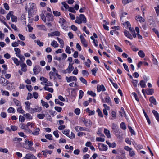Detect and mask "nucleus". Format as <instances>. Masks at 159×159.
I'll use <instances>...</instances> for the list:
<instances>
[{
	"instance_id": "f257e3e1",
	"label": "nucleus",
	"mask_w": 159,
	"mask_h": 159,
	"mask_svg": "<svg viewBox=\"0 0 159 159\" xmlns=\"http://www.w3.org/2000/svg\"><path fill=\"white\" fill-rule=\"evenodd\" d=\"M42 109V107H39L37 106L35 108H31L30 110L29 111L30 113H34L35 112H39L41 111Z\"/></svg>"
},
{
	"instance_id": "f03ea898",
	"label": "nucleus",
	"mask_w": 159,
	"mask_h": 159,
	"mask_svg": "<svg viewBox=\"0 0 159 159\" xmlns=\"http://www.w3.org/2000/svg\"><path fill=\"white\" fill-rule=\"evenodd\" d=\"M98 147L101 151H107L108 149V146L106 145L101 143H98Z\"/></svg>"
},
{
	"instance_id": "7ed1b4c3",
	"label": "nucleus",
	"mask_w": 159,
	"mask_h": 159,
	"mask_svg": "<svg viewBox=\"0 0 159 159\" xmlns=\"http://www.w3.org/2000/svg\"><path fill=\"white\" fill-rule=\"evenodd\" d=\"M8 81L6 80L4 78L0 77V83L3 86L7 85L8 84Z\"/></svg>"
},
{
	"instance_id": "20e7f679",
	"label": "nucleus",
	"mask_w": 159,
	"mask_h": 159,
	"mask_svg": "<svg viewBox=\"0 0 159 159\" xmlns=\"http://www.w3.org/2000/svg\"><path fill=\"white\" fill-rule=\"evenodd\" d=\"M65 79L66 80L67 82L68 83L74 81H76L77 80L76 77L74 76H70L69 77L66 76V77Z\"/></svg>"
},
{
	"instance_id": "39448f33",
	"label": "nucleus",
	"mask_w": 159,
	"mask_h": 159,
	"mask_svg": "<svg viewBox=\"0 0 159 159\" xmlns=\"http://www.w3.org/2000/svg\"><path fill=\"white\" fill-rule=\"evenodd\" d=\"M82 121L84 123L86 126L89 127L91 126L92 122L90 120L84 119Z\"/></svg>"
},
{
	"instance_id": "423d86ee",
	"label": "nucleus",
	"mask_w": 159,
	"mask_h": 159,
	"mask_svg": "<svg viewBox=\"0 0 159 159\" xmlns=\"http://www.w3.org/2000/svg\"><path fill=\"white\" fill-rule=\"evenodd\" d=\"M41 69L39 66H35L33 69L34 74L35 75L38 74L40 71Z\"/></svg>"
},
{
	"instance_id": "0eeeda50",
	"label": "nucleus",
	"mask_w": 159,
	"mask_h": 159,
	"mask_svg": "<svg viewBox=\"0 0 159 159\" xmlns=\"http://www.w3.org/2000/svg\"><path fill=\"white\" fill-rule=\"evenodd\" d=\"M24 158L25 159H36V157L32 154L28 153L26 155Z\"/></svg>"
},
{
	"instance_id": "6e6552de",
	"label": "nucleus",
	"mask_w": 159,
	"mask_h": 159,
	"mask_svg": "<svg viewBox=\"0 0 159 159\" xmlns=\"http://www.w3.org/2000/svg\"><path fill=\"white\" fill-rule=\"evenodd\" d=\"M53 17L52 13H48L46 16L47 20L48 21H52L53 20Z\"/></svg>"
},
{
	"instance_id": "1a4fd4ad",
	"label": "nucleus",
	"mask_w": 159,
	"mask_h": 159,
	"mask_svg": "<svg viewBox=\"0 0 159 159\" xmlns=\"http://www.w3.org/2000/svg\"><path fill=\"white\" fill-rule=\"evenodd\" d=\"M80 39H81V43L85 47H87L88 46L87 42L85 38L82 35L80 36Z\"/></svg>"
},
{
	"instance_id": "9d476101",
	"label": "nucleus",
	"mask_w": 159,
	"mask_h": 159,
	"mask_svg": "<svg viewBox=\"0 0 159 159\" xmlns=\"http://www.w3.org/2000/svg\"><path fill=\"white\" fill-rule=\"evenodd\" d=\"M60 35V33L58 31H55L48 34V36H58Z\"/></svg>"
},
{
	"instance_id": "9b49d317",
	"label": "nucleus",
	"mask_w": 159,
	"mask_h": 159,
	"mask_svg": "<svg viewBox=\"0 0 159 159\" xmlns=\"http://www.w3.org/2000/svg\"><path fill=\"white\" fill-rule=\"evenodd\" d=\"M6 20V19L3 16L0 15V21L3 23L8 28L10 29V28L8 24L5 22L4 20Z\"/></svg>"
},
{
	"instance_id": "f8f14e48",
	"label": "nucleus",
	"mask_w": 159,
	"mask_h": 159,
	"mask_svg": "<svg viewBox=\"0 0 159 159\" xmlns=\"http://www.w3.org/2000/svg\"><path fill=\"white\" fill-rule=\"evenodd\" d=\"M97 90L98 92H99L101 91H105L106 89L103 85H98L97 87Z\"/></svg>"
},
{
	"instance_id": "ddd939ff",
	"label": "nucleus",
	"mask_w": 159,
	"mask_h": 159,
	"mask_svg": "<svg viewBox=\"0 0 159 159\" xmlns=\"http://www.w3.org/2000/svg\"><path fill=\"white\" fill-rule=\"evenodd\" d=\"M20 66L21 67V70L22 71L25 72L27 70V66L25 63H22L20 64Z\"/></svg>"
},
{
	"instance_id": "4468645a",
	"label": "nucleus",
	"mask_w": 159,
	"mask_h": 159,
	"mask_svg": "<svg viewBox=\"0 0 159 159\" xmlns=\"http://www.w3.org/2000/svg\"><path fill=\"white\" fill-rule=\"evenodd\" d=\"M73 64L69 63V66L66 70L67 71V73H70L74 69V67L72 66Z\"/></svg>"
},
{
	"instance_id": "2eb2a0df",
	"label": "nucleus",
	"mask_w": 159,
	"mask_h": 159,
	"mask_svg": "<svg viewBox=\"0 0 159 159\" xmlns=\"http://www.w3.org/2000/svg\"><path fill=\"white\" fill-rule=\"evenodd\" d=\"M113 133L117 137L120 136L119 133H120V129L118 128L112 130Z\"/></svg>"
},
{
	"instance_id": "dca6fc26",
	"label": "nucleus",
	"mask_w": 159,
	"mask_h": 159,
	"mask_svg": "<svg viewBox=\"0 0 159 159\" xmlns=\"http://www.w3.org/2000/svg\"><path fill=\"white\" fill-rule=\"evenodd\" d=\"M124 34L125 36L129 39H133V37L131 34H130L129 31L125 30L124 31Z\"/></svg>"
},
{
	"instance_id": "f3484780",
	"label": "nucleus",
	"mask_w": 159,
	"mask_h": 159,
	"mask_svg": "<svg viewBox=\"0 0 159 159\" xmlns=\"http://www.w3.org/2000/svg\"><path fill=\"white\" fill-rule=\"evenodd\" d=\"M40 129L39 128H36L34 132H32V134L33 135L37 136L39 134Z\"/></svg>"
},
{
	"instance_id": "a211bd4d",
	"label": "nucleus",
	"mask_w": 159,
	"mask_h": 159,
	"mask_svg": "<svg viewBox=\"0 0 159 159\" xmlns=\"http://www.w3.org/2000/svg\"><path fill=\"white\" fill-rule=\"evenodd\" d=\"M148 79H147L145 81H144L143 80H141L139 83V84L141 88H145L146 87V83L147 82Z\"/></svg>"
},
{
	"instance_id": "6ab92c4d",
	"label": "nucleus",
	"mask_w": 159,
	"mask_h": 159,
	"mask_svg": "<svg viewBox=\"0 0 159 159\" xmlns=\"http://www.w3.org/2000/svg\"><path fill=\"white\" fill-rule=\"evenodd\" d=\"M149 100L151 103H152L155 105L157 104V102L153 96L151 97L149 99Z\"/></svg>"
},
{
	"instance_id": "aec40b11",
	"label": "nucleus",
	"mask_w": 159,
	"mask_h": 159,
	"mask_svg": "<svg viewBox=\"0 0 159 159\" xmlns=\"http://www.w3.org/2000/svg\"><path fill=\"white\" fill-rule=\"evenodd\" d=\"M135 19L138 21H139L140 22H143L145 21L144 19L140 16H136Z\"/></svg>"
},
{
	"instance_id": "412c9836",
	"label": "nucleus",
	"mask_w": 159,
	"mask_h": 159,
	"mask_svg": "<svg viewBox=\"0 0 159 159\" xmlns=\"http://www.w3.org/2000/svg\"><path fill=\"white\" fill-rule=\"evenodd\" d=\"M80 17L81 20H82V22H83L84 23H86V19L84 15L83 14H80Z\"/></svg>"
},
{
	"instance_id": "4be33fe9",
	"label": "nucleus",
	"mask_w": 159,
	"mask_h": 159,
	"mask_svg": "<svg viewBox=\"0 0 159 159\" xmlns=\"http://www.w3.org/2000/svg\"><path fill=\"white\" fill-rule=\"evenodd\" d=\"M48 85L45 84V86L44 87V89L45 90H47L51 93H53V89L52 88H49L48 87Z\"/></svg>"
},
{
	"instance_id": "5701e85b",
	"label": "nucleus",
	"mask_w": 159,
	"mask_h": 159,
	"mask_svg": "<svg viewBox=\"0 0 159 159\" xmlns=\"http://www.w3.org/2000/svg\"><path fill=\"white\" fill-rule=\"evenodd\" d=\"M104 133L108 138H109L111 137V135L110 134V132L109 130L105 128Z\"/></svg>"
},
{
	"instance_id": "b1692460",
	"label": "nucleus",
	"mask_w": 159,
	"mask_h": 159,
	"mask_svg": "<svg viewBox=\"0 0 159 159\" xmlns=\"http://www.w3.org/2000/svg\"><path fill=\"white\" fill-rule=\"evenodd\" d=\"M11 59L13 61L14 63L17 66H18L20 65V61H18V59L16 58L13 57Z\"/></svg>"
},
{
	"instance_id": "393cba45",
	"label": "nucleus",
	"mask_w": 159,
	"mask_h": 159,
	"mask_svg": "<svg viewBox=\"0 0 159 159\" xmlns=\"http://www.w3.org/2000/svg\"><path fill=\"white\" fill-rule=\"evenodd\" d=\"M26 17V16L25 14H22L20 18L21 20L22 21L23 24H24L25 25L26 24V22L25 21Z\"/></svg>"
},
{
	"instance_id": "a878e982",
	"label": "nucleus",
	"mask_w": 159,
	"mask_h": 159,
	"mask_svg": "<svg viewBox=\"0 0 159 159\" xmlns=\"http://www.w3.org/2000/svg\"><path fill=\"white\" fill-rule=\"evenodd\" d=\"M154 93V89H147L146 93L148 95H152Z\"/></svg>"
},
{
	"instance_id": "bb28decb",
	"label": "nucleus",
	"mask_w": 159,
	"mask_h": 159,
	"mask_svg": "<svg viewBox=\"0 0 159 159\" xmlns=\"http://www.w3.org/2000/svg\"><path fill=\"white\" fill-rule=\"evenodd\" d=\"M51 45L55 48H57L59 46L58 44L55 40H53L52 42Z\"/></svg>"
},
{
	"instance_id": "cd10ccee",
	"label": "nucleus",
	"mask_w": 159,
	"mask_h": 159,
	"mask_svg": "<svg viewBox=\"0 0 159 159\" xmlns=\"http://www.w3.org/2000/svg\"><path fill=\"white\" fill-rule=\"evenodd\" d=\"M106 143L109 145L110 147L114 148L116 146V143L114 142H113L112 143H111L107 141H106Z\"/></svg>"
},
{
	"instance_id": "c85d7f7f",
	"label": "nucleus",
	"mask_w": 159,
	"mask_h": 159,
	"mask_svg": "<svg viewBox=\"0 0 159 159\" xmlns=\"http://www.w3.org/2000/svg\"><path fill=\"white\" fill-rule=\"evenodd\" d=\"M14 50L16 52L15 54L17 56L20 54L21 50L19 48H15Z\"/></svg>"
},
{
	"instance_id": "c756f323",
	"label": "nucleus",
	"mask_w": 159,
	"mask_h": 159,
	"mask_svg": "<svg viewBox=\"0 0 159 159\" xmlns=\"http://www.w3.org/2000/svg\"><path fill=\"white\" fill-rule=\"evenodd\" d=\"M20 107H18L17 109V111L20 113L23 114L24 113V111L22 108V106H20Z\"/></svg>"
},
{
	"instance_id": "7c9ffc66",
	"label": "nucleus",
	"mask_w": 159,
	"mask_h": 159,
	"mask_svg": "<svg viewBox=\"0 0 159 159\" xmlns=\"http://www.w3.org/2000/svg\"><path fill=\"white\" fill-rule=\"evenodd\" d=\"M13 102L17 106H20L21 105V103L18 100L16 99H13Z\"/></svg>"
},
{
	"instance_id": "2f4dec72",
	"label": "nucleus",
	"mask_w": 159,
	"mask_h": 159,
	"mask_svg": "<svg viewBox=\"0 0 159 159\" xmlns=\"http://www.w3.org/2000/svg\"><path fill=\"white\" fill-rule=\"evenodd\" d=\"M13 12L12 11H11L6 15V19L7 20H9L10 17H11L12 14H13Z\"/></svg>"
},
{
	"instance_id": "473e14b6",
	"label": "nucleus",
	"mask_w": 159,
	"mask_h": 159,
	"mask_svg": "<svg viewBox=\"0 0 159 159\" xmlns=\"http://www.w3.org/2000/svg\"><path fill=\"white\" fill-rule=\"evenodd\" d=\"M59 23L61 24V25H63L66 22L65 20L63 18H60L59 19Z\"/></svg>"
},
{
	"instance_id": "72a5a7b5",
	"label": "nucleus",
	"mask_w": 159,
	"mask_h": 159,
	"mask_svg": "<svg viewBox=\"0 0 159 159\" xmlns=\"http://www.w3.org/2000/svg\"><path fill=\"white\" fill-rule=\"evenodd\" d=\"M70 132V130L68 129H65L62 132V133L64 134L69 137Z\"/></svg>"
},
{
	"instance_id": "f704fd0d",
	"label": "nucleus",
	"mask_w": 159,
	"mask_h": 159,
	"mask_svg": "<svg viewBox=\"0 0 159 159\" xmlns=\"http://www.w3.org/2000/svg\"><path fill=\"white\" fill-rule=\"evenodd\" d=\"M41 103L43 106L45 107L46 108L48 107V104L47 102L44 101L43 100H41Z\"/></svg>"
},
{
	"instance_id": "c9c22d12",
	"label": "nucleus",
	"mask_w": 159,
	"mask_h": 159,
	"mask_svg": "<svg viewBox=\"0 0 159 159\" xmlns=\"http://www.w3.org/2000/svg\"><path fill=\"white\" fill-rule=\"evenodd\" d=\"M138 54L141 58H143L145 57V54L142 50H140L138 52Z\"/></svg>"
},
{
	"instance_id": "e433bc0d",
	"label": "nucleus",
	"mask_w": 159,
	"mask_h": 159,
	"mask_svg": "<svg viewBox=\"0 0 159 159\" xmlns=\"http://www.w3.org/2000/svg\"><path fill=\"white\" fill-rule=\"evenodd\" d=\"M55 102L56 104H58L61 106H63L64 105V103L60 102L57 99H56L55 100Z\"/></svg>"
},
{
	"instance_id": "4c0bfd02",
	"label": "nucleus",
	"mask_w": 159,
	"mask_h": 159,
	"mask_svg": "<svg viewBox=\"0 0 159 159\" xmlns=\"http://www.w3.org/2000/svg\"><path fill=\"white\" fill-rule=\"evenodd\" d=\"M8 112L10 113H14L15 112V109L11 107H10L7 110Z\"/></svg>"
},
{
	"instance_id": "58836bf2",
	"label": "nucleus",
	"mask_w": 159,
	"mask_h": 159,
	"mask_svg": "<svg viewBox=\"0 0 159 159\" xmlns=\"http://www.w3.org/2000/svg\"><path fill=\"white\" fill-rule=\"evenodd\" d=\"M98 113V116L101 117H103V115L102 112L99 108H98L96 111Z\"/></svg>"
},
{
	"instance_id": "ea45409f",
	"label": "nucleus",
	"mask_w": 159,
	"mask_h": 159,
	"mask_svg": "<svg viewBox=\"0 0 159 159\" xmlns=\"http://www.w3.org/2000/svg\"><path fill=\"white\" fill-rule=\"evenodd\" d=\"M45 136L47 139H48L50 140H52V136L51 134H46L45 135Z\"/></svg>"
},
{
	"instance_id": "a19ab883",
	"label": "nucleus",
	"mask_w": 159,
	"mask_h": 159,
	"mask_svg": "<svg viewBox=\"0 0 159 159\" xmlns=\"http://www.w3.org/2000/svg\"><path fill=\"white\" fill-rule=\"evenodd\" d=\"M128 128L129 130V131L131 134H133L134 135H135V133L134 130L132 129V127L130 126H128Z\"/></svg>"
},
{
	"instance_id": "79ce46f5",
	"label": "nucleus",
	"mask_w": 159,
	"mask_h": 159,
	"mask_svg": "<svg viewBox=\"0 0 159 159\" xmlns=\"http://www.w3.org/2000/svg\"><path fill=\"white\" fill-rule=\"evenodd\" d=\"M87 94L90 95L93 97L96 96V94L92 91H88L87 93Z\"/></svg>"
},
{
	"instance_id": "37998d69",
	"label": "nucleus",
	"mask_w": 159,
	"mask_h": 159,
	"mask_svg": "<svg viewBox=\"0 0 159 159\" xmlns=\"http://www.w3.org/2000/svg\"><path fill=\"white\" fill-rule=\"evenodd\" d=\"M105 100L106 102L107 103H109L111 102V99L108 95L105 97Z\"/></svg>"
},
{
	"instance_id": "c03bdc74",
	"label": "nucleus",
	"mask_w": 159,
	"mask_h": 159,
	"mask_svg": "<svg viewBox=\"0 0 159 159\" xmlns=\"http://www.w3.org/2000/svg\"><path fill=\"white\" fill-rule=\"evenodd\" d=\"M75 22L79 24H80L82 23V20H81L80 17H76V20L75 21Z\"/></svg>"
},
{
	"instance_id": "a18cd8bd",
	"label": "nucleus",
	"mask_w": 159,
	"mask_h": 159,
	"mask_svg": "<svg viewBox=\"0 0 159 159\" xmlns=\"http://www.w3.org/2000/svg\"><path fill=\"white\" fill-rule=\"evenodd\" d=\"M45 117V115L43 114H39L37 115V117L40 119H43Z\"/></svg>"
},
{
	"instance_id": "49530a36",
	"label": "nucleus",
	"mask_w": 159,
	"mask_h": 159,
	"mask_svg": "<svg viewBox=\"0 0 159 159\" xmlns=\"http://www.w3.org/2000/svg\"><path fill=\"white\" fill-rule=\"evenodd\" d=\"M61 4L66 9H69L70 7H69V6L65 2H61Z\"/></svg>"
},
{
	"instance_id": "de8ad7c7",
	"label": "nucleus",
	"mask_w": 159,
	"mask_h": 159,
	"mask_svg": "<svg viewBox=\"0 0 159 159\" xmlns=\"http://www.w3.org/2000/svg\"><path fill=\"white\" fill-rule=\"evenodd\" d=\"M20 128L25 130H27V128H26V125L24 123H21L20 124Z\"/></svg>"
},
{
	"instance_id": "09e8293b",
	"label": "nucleus",
	"mask_w": 159,
	"mask_h": 159,
	"mask_svg": "<svg viewBox=\"0 0 159 159\" xmlns=\"http://www.w3.org/2000/svg\"><path fill=\"white\" fill-rule=\"evenodd\" d=\"M80 81L83 84H85L86 85H87V81L84 78L81 77L80 78Z\"/></svg>"
},
{
	"instance_id": "8fccbe9b",
	"label": "nucleus",
	"mask_w": 159,
	"mask_h": 159,
	"mask_svg": "<svg viewBox=\"0 0 159 159\" xmlns=\"http://www.w3.org/2000/svg\"><path fill=\"white\" fill-rule=\"evenodd\" d=\"M24 116L27 119H32V116L29 113H26L25 114H24Z\"/></svg>"
},
{
	"instance_id": "3c124183",
	"label": "nucleus",
	"mask_w": 159,
	"mask_h": 159,
	"mask_svg": "<svg viewBox=\"0 0 159 159\" xmlns=\"http://www.w3.org/2000/svg\"><path fill=\"white\" fill-rule=\"evenodd\" d=\"M40 16L42 20L45 22L46 21V17L44 16L43 13H42L40 14Z\"/></svg>"
},
{
	"instance_id": "603ef678",
	"label": "nucleus",
	"mask_w": 159,
	"mask_h": 159,
	"mask_svg": "<svg viewBox=\"0 0 159 159\" xmlns=\"http://www.w3.org/2000/svg\"><path fill=\"white\" fill-rule=\"evenodd\" d=\"M53 13L55 16L58 17L61 15L60 12L57 11H53Z\"/></svg>"
},
{
	"instance_id": "864d4df0",
	"label": "nucleus",
	"mask_w": 159,
	"mask_h": 159,
	"mask_svg": "<svg viewBox=\"0 0 159 159\" xmlns=\"http://www.w3.org/2000/svg\"><path fill=\"white\" fill-rule=\"evenodd\" d=\"M133 0H122V2L123 4L125 5L129 2H133Z\"/></svg>"
},
{
	"instance_id": "5fc2aeb1",
	"label": "nucleus",
	"mask_w": 159,
	"mask_h": 159,
	"mask_svg": "<svg viewBox=\"0 0 159 159\" xmlns=\"http://www.w3.org/2000/svg\"><path fill=\"white\" fill-rule=\"evenodd\" d=\"M114 47H115V49L116 50H117L119 52H122V51H123L122 50L119 46H118L117 45H115Z\"/></svg>"
},
{
	"instance_id": "6e6d98bb",
	"label": "nucleus",
	"mask_w": 159,
	"mask_h": 159,
	"mask_svg": "<svg viewBox=\"0 0 159 159\" xmlns=\"http://www.w3.org/2000/svg\"><path fill=\"white\" fill-rule=\"evenodd\" d=\"M98 69L97 68H94L93 69L91 70V72H92V74L94 75H96V73Z\"/></svg>"
},
{
	"instance_id": "4d7b16f0",
	"label": "nucleus",
	"mask_w": 159,
	"mask_h": 159,
	"mask_svg": "<svg viewBox=\"0 0 159 159\" xmlns=\"http://www.w3.org/2000/svg\"><path fill=\"white\" fill-rule=\"evenodd\" d=\"M40 28V30H43L44 31H46L47 29L44 25H41L38 26Z\"/></svg>"
},
{
	"instance_id": "13d9d810",
	"label": "nucleus",
	"mask_w": 159,
	"mask_h": 159,
	"mask_svg": "<svg viewBox=\"0 0 159 159\" xmlns=\"http://www.w3.org/2000/svg\"><path fill=\"white\" fill-rule=\"evenodd\" d=\"M11 21L13 22H16L17 21V17L13 15V14H12L11 16Z\"/></svg>"
},
{
	"instance_id": "bf43d9fd",
	"label": "nucleus",
	"mask_w": 159,
	"mask_h": 159,
	"mask_svg": "<svg viewBox=\"0 0 159 159\" xmlns=\"http://www.w3.org/2000/svg\"><path fill=\"white\" fill-rule=\"evenodd\" d=\"M120 128L124 129V130H125L126 129V125H125V123L123 122H122L120 125Z\"/></svg>"
},
{
	"instance_id": "052dcab7",
	"label": "nucleus",
	"mask_w": 159,
	"mask_h": 159,
	"mask_svg": "<svg viewBox=\"0 0 159 159\" xmlns=\"http://www.w3.org/2000/svg\"><path fill=\"white\" fill-rule=\"evenodd\" d=\"M65 51L66 53L68 54H70L71 53V52L70 51V47L67 46L66 47V48L65 50Z\"/></svg>"
},
{
	"instance_id": "680f3d73",
	"label": "nucleus",
	"mask_w": 159,
	"mask_h": 159,
	"mask_svg": "<svg viewBox=\"0 0 159 159\" xmlns=\"http://www.w3.org/2000/svg\"><path fill=\"white\" fill-rule=\"evenodd\" d=\"M105 139L104 138L101 137H97L96 139V140L98 141L103 142L105 141Z\"/></svg>"
},
{
	"instance_id": "e2e57ef3",
	"label": "nucleus",
	"mask_w": 159,
	"mask_h": 159,
	"mask_svg": "<svg viewBox=\"0 0 159 159\" xmlns=\"http://www.w3.org/2000/svg\"><path fill=\"white\" fill-rule=\"evenodd\" d=\"M152 112V113L154 115L156 118H158V117L159 116V115L157 112L155 110H153Z\"/></svg>"
},
{
	"instance_id": "0e129e2a",
	"label": "nucleus",
	"mask_w": 159,
	"mask_h": 159,
	"mask_svg": "<svg viewBox=\"0 0 159 159\" xmlns=\"http://www.w3.org/2000/svg\"><path fill=\"white\" fill-rule=\"evenodd\" d=\"M82 74L84 76H88L89 75V72L85 70H83L82 71Z\"/></svg>"
},
{
	"instance_id": "69168bd1",
	"label": "nucleus",
	"mask_w": 159,
	"mask_h": 159,
	"mask_svg": "<svg viewBox=\"0 0 159 159\" xmlns=\"http://www.w3.org/2000/svg\"><path fill=\"white\" fill-rule=\"evenodd\" d=\"M54 109L56 111L59 112H60L62 109L61 107L58 106H55L54 107Z\"/></svg>"
},
{
	"instance_id": "338daca9",
	"label": "nucleus",
	"mask_w": 159,
	"mask_h": 159,
	"mask_svg": "<svg viewBox=\"0 0 159 159\" xmlns=\"http://www.w3.org/2000/svg\"><path fill=\"white\" fill-rule=\"evenodd\" d=\"M17 57L20 58V60L21 61H23L25 59V58L24 57V56L23 55H22L20 54L19 55H18V56H17Z\"/></svg>"
},
{
	"instance_id": "774afa93",
	"label": "nucleus",
	"mask_w": 159,
	"mask_h": 159,
	"mask_svg": "<svg viewBox=\"0 0 159 159\" xmlns=\"http://www.w3.org/2000/svg\"><path fill=\"white\" fill-rule=\"evenodd\" d=\"M22 140V139L20 138L15 137L13 139V141H18L20 142Z\"/></svg>"
}]
</instances>
